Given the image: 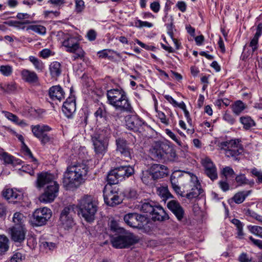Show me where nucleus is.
Here are the masks:
<instances>
[{
    "instance_id": "nucleus-33",
    "label": "nucleus",
    "mask_w": 262,
    "mask_h": 262,
    "mask_svg": "<svg viewBox=\"0 0 262 262\" xmlns=\"http://www.w3.org/2000/svg\"><path fill=\"white\" fill-rule=\"evenodd\" d=\"M1 159L3 160L6 164H11L13 166L16 164H21V160L16 159L7 152L4 154Z\"/></svg>"
},
{
    "instance_id": "nucleus-57",
    "label": "nucleus",
    "mask_w": 262,
    "mask_h": 262,
    "mask_svg": "<svg viewBox=\"0 0 262 262\" xmlns=\"http://www.w3.org/2000/svg\"><path fill=\"white\" fill-rule=\"evenodd\" d=\"M9 26L18 27L19 25L28 24L30 23L29 20L25 21H19L16 20H9L5 23Z\"/></svg>"
},
{
    "instance_id": "nucleus-44",
    "label": "nucleus",
    "mask_w": 262,
    "mask_h": 262,
    "mask_svg": "<svg viewBox=\"0 0 262 262\" xmlns=\"http://www.w3.org/2000/svg\"><path fill=\"white\" fill-rule=\"evenodd\" d=\"M74 54L72 56L73 61H75L77 59H82L85 55V52L81 47H79L75 50L74 52H72Z\"/></svg>"
},
{
    "instance_id": "nucleus-53",
    "label": "nucleus",
    "mask_w": 262,
    "mask_h": 262,
    "mask_svg": "<svg viewBox=\"0 0 262 262\" xmlns=\"http://www.w3.org/2000/svg\"><path fill=\"white\" fill-rule=\"evenodd\" d=\"M222 173L226 178H227L228 177H233L234 171L231 167L226 166L223 168Z\"/></svg>"
},
{
    "instance_id": "nucleus-13",
    "label": "nucleus",
    "mask_w": 262,
    "mask_h": 262,
    "mask_svg": "<svg viewBox=\"0 0 262 262\" xmlns=\"http://www.w3.org/2000/svg\"><path fill=\"white\" fill-rule=\"evenodd\" d=\"M240 142L241 140L238 139H232L220 143L219 147L225 150V155L227 157L236 159V157L241 154Z\"/></svg>"
},
{
    "instance_id": "nucleus-8",
    "label": "nucleus",
    "mask_w": 262,
    "mask_h": 262,
    "mask_svg": "<svg viewBox=\"0 0 262 262\" xmlns=\"http://www.w3.org/2000/svg\"><path fill=\"white\" fill-rule=\"evenodd\" d=\"M134 172V168L130 165H123L115 167L108 173L107 181L110 185L116 184L120 181L132 176Z\"/></svg>"
},
{
    "instance_id": "nucleus-54",
    "label": "nucleus",
    "mask_w": 262,
    "mask_h": 262,
    "mask_svg": "<svg viewBox=\"0 0 262 262\" xmlns=\"http://www.w3.org/2000/svg\"><path fill=\"white\" fill-rule=\"evenodd\" d=\"M5 93H12L15 92L16 90V84L14 82L5 84Z\"/></svg>"
},
{
    "instance_id": "nucleus-9",
    "label": "nucleus",
    "mask_w": 262,
    "mask_h": 262,
    "mask_svg": "<svg viewBox=\"0 0 262 262\" xmlns=\"http://www.w3.org/2000/svg\"><path fill=\"white\" fill-rule=\"evenodd\" d=\"M31 128L33 135L39 140L41 145L51 144L54 142V136L48 133L52 130L49 125L37 124L32 125Z\"/></svg>"
},
{
    "instance_id": "nucleus-34",
    "label": "nucleus",
    "mask_w": 262,
    "mask_h": 262,
    "mask_svg": "<svg viewBox=\"0 0 262 262\" xmlns=\"http://www.w3.org/2000/svg\"><path fill=\"white\" fill-rule=\"evenodd\" d=\"M239 120L246 129H249L256 125L255 121L249 116L241 117Z\"/></svg>"
},
{
    "instance_id": "nucleus-29",
    "label": "nucleus",
    "mask_w": 262,
    "mask_h": 262,
    "mask_svg": "<svg viewBox=\"0 0 262 262\" xmlns=\"http://www.w3.org/2000/svg\"><path fill=\"white\" fill-rule=\"evenodd\" d=\"M262 34V24H259L256 28V31L253 37L251 39L249 47L252 48V52L257 50L258 47V39Z\"/></svg>"
},
{
    "instance_id": "nucleus-37",
    "label": "nucleus",
    "mask_w": 262,
    "mask_h": 262,
    "mask_svg": "<svg viewBox=\"0 0 262 262\" xmlns=\"http://www.w3.org/2000/svg\"><path fill=\"white\" fill-rule=\"evenodd\" d=\"M158 194L165 202L167 199L173 198V195L169 192L167 187H162L159 188L158 189Z\"/></svg>"
},
{
    "instance_id": "nucleus-61",
    "label": "nucleus",
    "mask_w": 262,
    "mask_h": 262,
    "mask_svg": "<svg viewBox=\"0 0 262 262\" xmlns=\"http://www.w3.org/2000/svg\"><path fill=\"white\" fill-rule=\"evenodd\" d=\"M151 10L155 13H158L160 9V5L158 1L151 3L150 5Z\"/></svg>"
},
{
    "instance_id": "nucleus-5",
    "label": "nucleus",
    "mask_w": 262,
    "mask_h": 262,
    "mask_svg": "<svg viewBox=\"0 0 262 262\" xmlns=\"http://www.w3.org/2000/svg\"><path fill=\"white\" fill-rule=\"evenodd\" d=\"M150 151L151 156L157 160H163L173 162L177 158L176 151L173 148L163 142H155Z\"/></svg>"
},
{
    "instance_id": "nucleus-3",
    "label": "nucleus",
    "mask_w": 262,
    "mask_h": 262,
    "mask_svg": "<svg viewBox=\"0 0 262 262\" xmlns=\"http://www.w3.org/2000/svg\"><path fill=\"white\" fill-rule=\"evenodd\" d=\"M107 102L113 106L116 110L121 113H132L134 108L127 96L126 93L122 89H113L107 91Z\"/></svg>"
},
{
    "instance_id": "nucleus-14",
    "label": "nucleus",
    "mask_w": 262,
    "mask_h": 262,
    "mask_svg": "<svg viewBox=\"0 0 262 262\" xmlns=\"http://www.w3.org/2000/svg\"><path fill=\"white\" fill-rule=\"evenodd\" d=\"M52 212L49 208H38L34 212L32 219V224L35 226H41L47 224L51 217Z\"/></svg>"
},
{
    "instance_id": "nucleus-50",
    "label": "nucleus",
    "mask_w": 262,
    "mask_h": 262,
    "mask_svg": "<svg viewBox=\"0 0 262 262\" xmlns=\"http://www.w3.org/2000/svg\"><path fill=\"white\" fill-rule=\"evenodd\" d=\"M135 26L138 28H151L153 26V24L148 21H143L141 20H137L136 21H135Z\"/></svg>"
},
{
    "instance_id": "nucleus-1",
    "label": "nucleus",
    "mask_w": 262,
    "mask_h": 262,
    "mask_svg": "<svg viewBox=\"0 0 262 262\" xmlns=\"http://www.w3.org/2000/svg\"><path fill=\"white\" fill-rule=\"evenodd\" d=\"M170 183L177 194L189 200L198 197L203 192L197 177L190 172L174 171L170 176Z\"/></svg>"
},
{
    "instance_id": "nucleus-28",
    "label": "nucleus",
    "mask_w": 262,
    "mask_h": 262,
    "mask_svg": "<svg viewBox=\"0 0 262 262\" xmlns=\"http://www.w3.org/2000/svg\"><path fill=\"white\" fill-rule=\"evenodd\" d=\"M62 46L66 48V51L68 52H74L80 47L77 38L71 36L64 39L62 42Z\"/></svg>"
},
{
    "instance_id": "nucleus-26",
    "label": "nucleus",
    "mask_w": 262,
    "mask_h": 262,
    "mask_svg": "<svg viewBox=\"0 0 262 262\" xmlns=\"http://www.w3.org/2000/svg\"><path fill=\"white\" fill-rule=\"evenodd\" d=\"M3 196L9 202L15 203L22 199V194L20 192L14 191L11 188L4 189L2 192Z\"/></svg>"
},
{
    "instance_id": "nucleus-18",
    "label": "nucleus",
    "mask_w": 262,
    "mask_h": 262,
    "mask_svg": "<svg viewBox=\"0 0 262 262\" xmlns=\"http://www.w3.org/2000/svg\"><path fill=\"white\" fill-rule=\"evenodd\" d=\"M202 163L204 168L205 173L207 176L212 181L216 180L217 178V169L211 160L206 158L202 160Z\"/></svg>"
},
{
    "instance_id": "nucleus-49",
    "label": "nucleus",
    "mask_w": 262,
    "mask_h": 262,
    "mask_svg": "<svg viewBox=\"0 0 262 262\" xmlns=\"http://www.w3.org/2000/svg\"><path fill=\"white\" fill-rule=\"evenodd\" d=\"M75 1V11L77 13L81 12L85 8L84 2L83 0Z\"/></svg>"
},
{
    "instance_id": "nucleus-17",
    "label": "nucleus",
    "mask_w": 262,
    "mask_h": 262,
    "mask_svg": "<svg viewBox=\"0 0 262 262\" xmlns=\"http://www.w3.org/2000/svg\"><path fill=\"white\" fill-rule=\"evenodd\" d=\"M103 191L104 202L108 206L114 207L122 203V199L119 195L118 189L114 188L107 190L105 188Z\"/></svg>"
},
{
    "instance_id": "nucleus-38",
    "label": "nucleus",
    "mask_w": 262,
    "mask_h": 262,
    "mask_svg": "<svg viewBox=\"0 0 262 262\" xmlns=\"http://www.w3.org/2000/svg\"><path fill=\"white\" fill-rule=\"evenodd\" d=\"M9 249V239L4 236L0 235V254L5 253Z\"/></svg>"
},
{
    "instance_id": "nucleus-43",
    "label": "nucleus",
    "mask_w": 262,
    "mask_h": 262,
    "mask_svg": "<svg viewBox=\"0 0 262 262\" xmlns=\"http://www.w3.org/2000/svg\"><path fill=\"white\" fill-rule=\"evenodd\" d=\"M124 195L128 199H135L138 197L137 190L134 188H129L124 192Z\"/></svg>"
},
{
    "instance_id": "nucleus-27",
    "label": "nucleus",
    "mask_w": 262,
    "mask_h": 262,
    "mask_svg": "<svg viewBox=\"0 0 262 262\" xmlns=\"http://www.w3.org/2000/svg\"><path fill=\"white\" fill-rule=\"evenodd\" d=\"M49 96L53 101L60 102L64 98V92L60 85H54L49 90Z\"/></svg>"
},
{
    "instance_id": "nucleus-24",
    "label": "nucleus",
    "mask_w": 262,
    "mask_h": 262,
    "mask_svg": "<svg viewBox=\"0 0 262 262\" xmlns=\"http://www.w3.org/2000/svg\"><path fill=\"white\" fill-rule=\"evenodd\" d=\"M20 74L21 79L29 84H35L39 81V78L34 71L24 69L20 71Z\"/></svg>"
},
{
    "instance_id": "nucleus-23",
    "label": "nucleus",
    "mask_w": 262,
    "mask_h": 262,
    "mask_svg": "<svg viewBox=\"0 0 262 262\" xmlns=\"http://www.w3.org/2000/svg\"><path fill=\"white\" fill-rule=\"evenodd\" d=\"M26 231L24 226L13 227L11 229L12 239L15 242L21 243L25 239Z\"/></svg>"
},
{
    "instance_id": "nucleus-30",
    "label": "nucleus",
    "mask_w": 262,
    "mask_h": 262,
    "mask_svg": "<svg viewBox=\"0 0 262 262\" xmlns=\"http://www.w3.org/2000/svg\"><path fill=\"white\" fill-rule=\"evenodd\" d=\"M49 69L50 74L52 77H58L61 74V64L57 61L52 62L50 65Z\"/></svg>"
},
{
    "instance_id": "nucleus-47",
    "label": "nucleus",
    "mask_w": 262,
    "mask_h": 262,
    "mask_svg": "<svg viewBox=\"0 0 262 262\" xmlns=\"http://www.w3.org/2000/svg\"><path fill=\"white\" fill-rule=\"evenodd\" d=\"M110 227L111 230L113 232H116L118 233H123L124 231V230L122 228H120L118 226V224L115 220H112L111 221L110 224Z\"/></svg>"
},
{
    "instance_id": "nucleus-46",
    "label": "nucleus",
    "mask_w": 262,
    "mask_h": 262,
    "mask_svg": "<svg viewBox=\"0 0 262 262\" xmlns=\"http://www.w3.org/2000/svg\"><path fill=\"white\" fill-rule=\"evenodd\" d=\"M249 231L253 234L262 238V227L258 226H249Z\"/></svg>"
},
{
    "instance_id": "nucleus-60",
    "label": "nucleus",
    "mask_w": 262,
    "mask_h": 262,
    "mask_svg": "<svg viewBox=\"0 0 262 262\" xmlns=\"http://www.w3.org/2000/svg\"><path fill=\"white\" fill-rule=\"evenodd\" d=\"M5 116L9 120L12 121L15 123L19 122L18 117L11 113L8 112H6Z\"/></svg>"
},
{
    "instance_id": "nucleus-36",
    "label": "nucleus",
    "mask_w": 262,
    "mask_h": 262,
    "mask_svg": "<svg viewBox=\"0 0 262 262\" xmlns=\"http://www.w3.org/2000/svg\"><path fill=\"white\" fill-rule=\"evenodd\" d=\"M231 223L233 224L236 227L237 230V237L239 239L243 238L244 233L243 232V226L244 224L239 220L233 219L231 221Z\"/></svg>"
},
{
    "instance_id": "nucleus-40",
    "label": "nucleus",
    "mask_w": 262,
    "mask_h": 262,
    "mask_svg": "<svg viewBox=\"0 0 262 262\" xmlns=\"http://www.w3.org/2000/svg\"><path fill=\"white\" fill-rule=\"evenodd\" d=\"M21 150L24 152V155L26 156H28L29 158H31L32 160V161L34 162V164L35 165L36 167L37 166V160L35 158H34L33 156L32 152L29 147L26 145V144H24V145L21 146Z\"/></svg>"
},
{
    "instance_id": "nucleus-16",
    "label": "nucleus",
    "mask_w": 262,
    "mask_h": 262,
    "mask_svg": "<svg viewBox=\"0 0 262 262\" xmlns=\"http://www.w3.org/2000/svg\"><path fill=\"white\" fill-rule=\"evenodd\" d=\"M59 188V184L56 181L47 185L43 193L39 196L40 201L43 203L53 202L58 195Z\"/></svg>"
},
{
    "instance_id": "nucleus-6",
    "label": "nucleus",
    "mask_w": 262,
    "mask_h": 262,
    "mask_svg": "<svg viewBox=\"0 0 262 262\" xmlns=\"http://www.w3.org/2000/svg\"><path fill=\"white\" fill-rule=\"evenodd\" d=\"M124 221L129 226L150 232L154 227L152 222L147 217L137 213H129L124 216Z\"/></svg>"
},
{
    "instance_id": "nucleus-42",
    "label": "nucleus",
    "mask_w": 262,
    "mask_h": 262,
    "mask_svg": "<svg viewBox=\"0 0 262 262\" xmlns=\"http://www.w3.org/2000/svg\"><path fill=\"white\" fill-rule=\"evenodd\" d=\"M25 219L23 214L20 212H15L13 217V222L16 225L24 226L23 223Z\"/></svg>"
},
{
    "instance_id": "nucleus-52",
    "label": "nucleus",
    "mask_w": 262,
    "mask_h": 262,
    "mask_svg": "<svg viewBox=\"0 0 262 262\" xmlns=\"http://www.w3.org/2000/svg\"><path fill=\"white\" fill-rule=\"evenodd\" d=\"M95 116L97 118H105L106 117V111L105 110V107L104 106L102 107H99L95 112Z\"/></svg>"
},
{
    "instance_id": "nucleus-32",
    "label": "nucleus",
    "mask_w": 262,
    "mask_h": 262,
    "mask_svg": "<svg viewBox=\"0 0 262 262\" xmlns=\"http://www.w3.org/2000/svg\"><path fill=\"white\" fill-rule=\"evenodd\" d=\"M251 193V190L239 191L234 194L232 199L235 203L241 204Z\"/></svg>"
},
{
    "instance_id": "nucleus-59",
    "label": "nucleus",
    "mask_w": 262,
    "mask_h": 262,
    "mask_svg": "<svg viewBox=\"0 0 262 262\" xmlns=\"http://www.w3.org/2000/svg\"><path fill=\"white\" fill-rule=\"evenodd\" d=\"M136 42H137V43L138 45H139L142 48H144V49H146L147 50L153 51H155L156 50V48L155 47L152 46L147 45L144 43L143 42H142V41H141L140 40H139L138 39H137L136 40Z\"/></svg>"
},
{
    "instance_id": "nucleus-41",
    "label": "nucleus",
    "mask_w": 262,
    "mask_h": 262,
    "mask_svg": "<svg viewBox=\"0 0 262 262\" xmlns=\"http://www.w3.org/2000/svg\"><path fill=\"white\" fill-rule=\"evenodd\" d=\"M27 30H31L41 35H45L46 33V28L41 25H31L27 27Z\"/></svg>"
},
{
    "instance_id": "nucleus-62",
    "label": "nucleus",
    "mask_w": 262,
    "mask_h": 262,
    "mask_svg": "<svg viewBox=\"0 0 262 262\" xmlns=\"http://www.w3.org/2000/svg\"><path fill=\"white\" fill-rule=\"evenodd\" d=\"M97 33L94 30H90L86 34V37L90 41H94L96 39Z\"/></svg>"
},
{
    "instance_id": "nucleus-35",
    "label": "nucleus",
    "mask_w": 262,
    "mask_h": 262,
    "mask_svg": "<svg viewBox=\"0 0 262 262\" xmlns=\"http://www.w3.org/2000/svg\"><path fill=\"white\" fill-rule=\"evenodd\" d=\"M29 60L33 64L36 70L41 72L43 71L45 66L41 60L33 56H29Z\"/></svg>"
},
{
    "instance_id": "nucleus-20",
    "label": "nucleus",
    "mask_w": 262,
    "mask_h": 262,
    "mask_svg": "<svg viewBox=\"0 0 262 262\" xmlns=\"http://www.w3.org/2000/svg\"><path fill=\"white\" fill-rule=\"evenodd\" d=\"M151 172L154 180H158L168 174L167 167L163 165L154 164H152L149 169Z\"/></svg>"
},
{
    "instance_id": "nucleus-45",
    "label": "nucleus",
    "mask_w": 262,
    "mask_h": 262,
    "mask_svg": "<svg viewBox=\"0 0 262 262\" xmlns=\"http://www.w3.org/2000/svg\"><path fill=\"white\" fill-rule=\"evenodd\" d=\"M235 181L238 186H242L249 184L248 180L246 178L244 174H239L235 177Z\"/></svg>"
},
{
    "instance_id": "nucleus-11",
    "label": "nucleus",
    "mask_w": 262,
    "mask_h": 262,
    "mask_svg": "<svg viewBox=\"0 0 262 262\" xmlns=\"http://www.w3.org/2000/svg\"><path fill=\"white\" fill-rule=\"evenodd\" d=\"M139 241V237L132 233L120 235L112 237L111 243L114 247L116 248H125L133 245Z\"/></svg>"
},
{
    "instance_id": "nucleus-10",
    "label": "nucleus",
    "mask_w": 262,
    "mask_h": 262,
    "mask_svg": "<svg viewBox=\"0 0 262 262\" xmlns=\"http://www.w3.org/2000/svg\"><path fill=\"white\" fill-rule=\"evenodd\" d=\"M110 132L106 130L96 133L92 136V141L96 155L102 156L106 152L108 146L107 136Z\"/></svg>"
},
{
    "instance_id": "nucleus-12",
    "label": "nucleus",
    "mask_w": 262,
    "mask_h": 262,
    "mask_svg": "<svg viewBox=\"0 0 262 262\" xmlns=\"http://www.w3.org/2000/svg\"><path fill=\"white\" fill-rule=\"evenodd\" d=\"M75 214L74 206L66 207L60 213L59 222L61 226L66 230L72 228L75 224L73 216Z\"/></svg>"
},
{
    "instance_id": "nucleus-15",
    "label": "nucleus",
    "mask_w": 262,
    "mask_h": 262,
    "mask_svg": "<svg viewBox=\"0 0 262 262\" xmlns=\"http://www.w3.org/2000/svg\"><path fill=\"white\" fill-rule=\"evenodd\" d=\"M126 128L134 132L141 133L148 125L137 115H127L125 117Z\"/></svg>"
},
{
    "instance_id": "nucleus-64",
    "label": "nucleus",
    "mask_w": 262,
    "mask_h": 262,
    "mask_svg": "<svg viewBox=\"0 0 262 262\" xmlns=\"http://www.w3.org/2000/svg\"><path fill=\"white\" fill-rule=\"evenodd\" d=\"M223 118L230 124H233L235 122V119L231 115L228 113L225 114Z\"/></svg>"
},
{
    "instance_id": "nucleus-21",
    "label": "nucleus",
    "mask_w": 262,
    "mask_h": 262,
    "mask_svg": "<svg viewBox=\"0 0 262 262\" xmlns=\"http://www.w3.org/2000/svg\"><path fill=\"white\" fill-rule=\"evenodd\" d=\"M168 208L174 214L177 220L182 221L184 215V210L180 203L176 200H171L167 204Z\"/></svg>"
},
{
    "instance_id": "nucleus-19",
    "label": "nucleus",
    "mask_w": 262,
    "mask_h": 262,
    "mask_svg": "<svg viewBox=\"0 0 262 262\" xmlns=\"http://www.w3.org/2000/svg\"><path fill=\"white\" fill-rule=\"evenodd\" d=\"M54 179V176L53 174L47 172H41L37 174L35 186L38 189H40L46 185H49L52 182H55Z\"/></svg>"
},
{
    "instance_id": "nucleus-48",
    "label": "nucleus",
    "mask_w": 262,
    "mask_h": 262,
    "mask_svg": "<svg viewBox=\"0 0 262 262\" xmlns=\"http://www.w3.org/2000/svg\"><path fill=\"white\" fill-rule=\"evenodd\" d=\"M1 73L5 76H10L12 72V68L9 66H2L0 67Z\"/></svg>"
},
{
    "instance_id": "nucleus-63",
    "label": "nucleus",
    "mask_w": 262,
    "mask_h": 262,
    "mask_svg": "<svg viewBox=\"0 0 262 262\" xmlns=\"http://www.w3.org/2000/svg\"><path fill=\"white\" fill-rule=\"evenodd\" d=\"M158 116L161 122L165 125L169 124V120L166 117L165 114L162 112H158Z\"/></svg>"
},
{
    "instance_id": "nucleus-22",
    "label": "nucleus",
    "mask_w": 262,
    "mask_h": 262,
    "mask_svg": "<svg viewBox=\"0 0 262 262\" xmlns=\"http://www.w3.org/2000/svg\"><path fill=\"white\" fill-rule=\"evenodd\" d=\"M62 110L67 118H73L76 111V102L74 98L69 97L67 98L63 104Z\"/></svg>"
},
{
    "instance_id": "nucleus-39",
    "label": "nucleus",
    "mask_w": 262,
    "mask_h": 262,
    "mask_svg": "<svg viewBox=\"0 0 262 262\" xmlns=\"http://www.w3.org/2000/svg\"><path fill=\"white\" fill-rule=\"evenodd\" d=\"M141 180L143 183L146 185L151 183L152 181L154 180L153 179L152 175L150 170L149 171L146 170L142 172Z\"/></svg>"
},
{
    "instance_id": "nucleus-51",
    "label": "nucleus",
    "mask_w": 262,
    "mask_h": 262,
    "mask_svg": "<svg viewBox=\"0 0 262 262\" xmlns=\"http://www.w3.org/2000/svg\"><path fill=\"white\" fill-rule=\"evenodd\" d=\"M25 257L22 253L19 252H16L12 256L11 262H20L25 259Z\"/></svg>"
},
{
    "instance_id": "nucleus-2",
    "label": "nucleus",
    "mask_w": 262,
    "mask_h": 262,
    "mask_svg": "<svg viewBox=\"0 0 262 262\" xmlns=\"http://www.w3.org/2000/svg\"><path fill=\"white\" fill-rule=\"evenodd\" d=\"M88 166L80 163H72L64 173L63 185L67 189L77 188L83 184L86 178Z\"/></svg>"
},
{
    "instance_id": "nucleus-55",
    "label": "nucleus",
    "mask_w": 262,
    "mask_h": 262,
    "mask_svg": "<svg viewBox=\"0 0 262 262\" xmlns=\"http://www.w3.org/2000/svg\"><path fill=\"white\" fill-rule=\"evenodd\" d=\"M166 134L173 141H174L178 144L179 145H181V142L179 139L178 137L173 133L172 132L170 129H166L165 130Z\"/></svg>"
},
{
    "instance_id": "nucleus-25",
    "label": "nucleus",
    "mask_w": 262,
    "mask_h": 262,
    "mask_svg": "<svg viewBox=\"0 0 262 262\" xmlns=\"http://www.w3.org/2000/svg\"><path fill=\"white\" fill-rule=\"evenodd\" d=\"M117 151L120 152L121 155L125 158H131L130 149L127 145L126 141L123 138H118L116 140Z\"/></svg>"
},
{
    "instance_id": "nucleus-31",
    "label": "nucleus",
    "mask_w": 262,
    "mask_h": 262,
    "mask_svg": "<svg viewBox=\"0 0 262 262\" xmlns=\"http://www.w3.org/2000/svg\"><path fill=\"white\" fill-rule=\"evenodd\" d=\"M247 107V105L243 101L237 100L232 104L231 108L233 113L238 116Z\"/></svg>"
},
{
    "instance_id": "nucleus-56",
    "label": "nucleus",
    "mask_w": 262,
    "mask_h": 262,
    "mask_svg": "<svg viewBox=\"0 0 262 262\" xmlns=\"http://www.w3.org/2000/svg\"><path fill=\"white\" fill-rule=\"evenodd\" d=\"M238 260L240 262H251L252 258L246 253L243 252L239 255Z\"/></svg>"
},
{
    "instance_id": "nucleus-58",
    "label": "nucleus",
    "mask_w": 262,
    "mask_h": 262,
    "mask_svg": "<svg viewBox=\"0 0 262 262\" xmlns=\"http://www.w3.org/2000/svg\"><path fill=\"white\" fill-rule=\"evenodd\" d=\"M165 25L166 26V28H167V33L172 38L173 35V18L171 16L170 18L169 24H166Z\"/></svg>"
},
{
    "instance_id": "nucleus-7",
    "label": "nucleus",
    "mask_w": 262,
    "mask_h": 262,
    "mask_svg": "<svg viewBox=\"0 0 262 262\" xmlns=\"http://www.w3.org/2000/svg\"><path fill=\"white\" fill-rule=\"evenodd\" d=\"M139 207L142 212L151 215L152 220L155 221H164L169 219L163 207L151 200H145L141 202Z\"/></svg>"
},
{
    "instance_id": "nucleus-4",
    "label": "nucleus",
    "mask_w": 262,
    "mask_h": 262,
    "mask_svg": "<svg viewBox=\"0 0 262 262\" xmlns=\"http://www.w3.org/2000/svg\"><path fill=\"white\" fill-rule=\"evenodd\" d=\"M98 203L91 195H84L78 200V214L89 223L94 222L98 211Z\"/></svg>"
}]
</instances>
